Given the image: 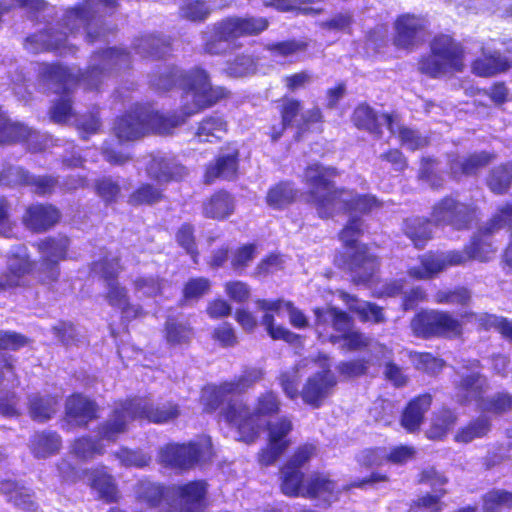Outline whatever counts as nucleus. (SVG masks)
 <instances>
[{"label": "nucleus", "instance_id": "nucleus-1", "mask_svg": "<svg viewBox=\"0 0 512 512\" xmlns=\"http://www.w3.org/2000/svg\"><path fill=\"white\" fill-rule=\"evenodd\" d=\"M130 63L131 57L128 51L122 48H109L93 53L86 72L80 75L74 74L61 65H42L40 75L43 80L56 85V93L63 92L50 109L52 121L59 124L67 123L72 117L71 100L67 92L76 82L82 81L87 88L97 89L106 77L113 72L128 68Z\"/></svg>", "mask_w": 512, "mask_h": 512}, {"label": "nucleus", "instance_id": "nucleus-2", "mask_svg": "<svg viewBox=\"0 0 512 512\" xmlns=\"http://www.w3.org/2000/svg\"><path fill=\"white\" fill-rule=\"evenodd\" d=\"M117 8L116 0H84L82 5L68 9L57 28L36 33L25 41V49L31 53L66 48L69 36L81 29L85 30L86 40L95 42L104 39V32L99 31V19L112 14Z\"/></svg>", "mask_w": 512, "mask_h": 512}, {"label": "nucleus", "instance_id": "nucleus-3", "mask_svg": "<svg viewBox=\"0 0 512 512\" xmlns=\"http://www.w3.org/2000/svg\"><path fill=\"white\" fill-rule=\"evenodd\" d=\"M512 229V205H505L490 219L472 238L470 245L462 251L445 253H428L420 258L417 266L408 270L409 276L425 280L436 276L449 266L461 265L469 260L487 261L496 248L490 241V236L500 229Z\"/></svg>", "mask_w": 512, "mask_h": 512}, {"label": "nucleus", "instance_id": "nucleus-4", "mask_svg": "<svg viewBox=\"0 0 512 512\" xmlns=\"http://www.w3.org/2000/svg\"><path fill=\"white\" fill-rule=\"evenodd\" d=\"M338 175L335 167L320 163H313L304 171L308 202L321 218H329L335 213L347 210L366 213L378 206L373 196H360L353 191L336 188L333 179Z\"/></svg>", "mask_w": 512, "mask_h": 512}, {"label": "nucleus", "instance_id": "nucleus-5", "mask_svg": "<svg viewBox=\"0 0 512 512\" xmlns=\"http://www.w3.org/2000/svg\"><path fill=\"white\" fill-rule=\"evenodd\" d=\"M150 84L161 91H167L176 85L185 90L181 115H176L184 121L228 95L225 88L212 86L208 73L201 68L184 73L176 67H164L159 73L151 76Z\"/></svg>", "mask_w": 512, "mask_h": 512}, {"label": "nucleus", "instance_id": "nucleus-6", "mask_svg": "<svg viewBox=\"0 0 512 512\" xmlns=\"http://www.w3.org/2000/svg\"><path fill=\"white\" fill-rule=\"evenodd\" d=\"M176 404L167 403L154 406L148 400L135 398L127 400L116 407L109 418L98 428L100 440L114 442L120 434L126 432L128 424L135 419H147L153 423H166L179 416Z\"/></svg>", "mask_w": 512, "mask_h": 512}, {"label": "nucleus", "instance_id": "nucleus-7", "mask_svg": "<svg viewBox=\"0 0 512 512\" xmlns=\"http://www.w3.org/2000/svg\"><path fill=\"white\" fill-rule=\"evenodd\" d=\"M184 123L176 114L164 116L148 105H135L129 112L119 117L113 126V132L119 141H134L148 132L168 134Z\"/></svg>", "mask_w": 512, "mask_h": 512}, {"label": "nucleus", "instance_id": "nucleus-8", "mask_svg": "<svg viewBox=\"0 0 512 512\" xmlns=\"http://www.w3.org/2000/svg\"><path fill=\"white\" fill-rule=\"evenodd\" d=\"M280 402L273 392H267L259 397L254 413H251L242 400L230 401L223 410L224 419L238 429L240 440L250 443L258 436L261 424L260 416L276 414L279 411Z\"/></svg>", "mask_w": 512, "mask_h": 512}, {"label": "nucleus", "instance_id": "nucleus-9", "mask_svg": "<svg viewBox=\"0 0 512 512\" xmlns=\"http://www.w3.org/2000/svg\"><path fill=\"white\" fill-rule=\"evenodd\" d=\"M362 232V222L358 218H351L340 233V239L350 249L348 266L353 281L357 284L368 283L375 275L379 263L377 258L368 252L365 245L357 243Z\"/></svg>", "mask_w": 512, "mask_h": 512}, {"label": "nucleus", "instance_id": "nucleus-10", "mask_svg": "<svg viewBox=\"0 0 512 512\" xmlns=\"http://www.w3.org/2000/svg\"><path fill=\"white\" fill-rule=\"evenodd\" d=\"M463 68V50L450 36L440 35L431 42V55L419 62V70L431 77H439Z\"/></svg>", "mask_w": 512, "mask_h": 512}, {"label": "nucleus", "instance_id": "nucleus-11", "mask_svg": "<svg viewBox=\"0 0 512 512\" xmlns=\"http://www.w3.org/2000/svg\"><path fill=\"white\" fill-rule=\"evenodd\" d=\"M258 309L265 312L262 317V325L265 326L268 334L275 340L294 342L298 336L282 326H274V316L270 312L280 315L282 310L287 311L292 326L302 329L308 326V319L304 313L296 308L292 302L284 300L269 301L260 299L256 301Z\"/></svg>", "mask_w": 512, "mask_h": 512}, {"label": "nucleus", "instance_id": "nucleus-12", "mask_svg": "<svg viewBox=\"0 0 512 512\" xmlns=\"http://www.w3.org/2000/svg\"><path fill=\"white\" fill-rule=\"evenodd\" d=\"M212 456V444L208 437H202L188 444H168L159 450V461L172 468L188 469L208 461Z\"/></svg>", "mask_w": 512, "mask_h": 512}, {"label": "nucleus", "instance_id": "nucleus-13", "mask_svg": "<svg viewBox=\"0 0 512 512\" xmlns=\"http://www.w3.org/2000/svg\"><path fill=\"white\" fill-rule=\"evenodd\" d=\"M264 377V371L260 368H248L243 374L229 382H224L219 386H209L203 390L202 402L209 411L216 410L220 405L230 401L239 400L235 396L245 392L254 384L261 381Z\"/></svg>", "mask_w": 512, "mask_h": 512}, {"label": "nucleus", "instance_id": "nucleus-14", "mask_svg": "<svg viewBox=\"0 0 512 512\" xmlns=\"http://www.w3.org/2000/svg\"><path fill=\"white\" fill-rule=\"evenodd\" d=\"M413 332L423 338L443 336L454 338L462 333L461 322L449 312L430 310L418 313L411 321Z\"/></svg>", "mask_w": 512, "mask_h": 512}, {"label": "nucleus", "instance_id": "nucleus-15", "mask_svg": "<svg viewBox=\"0 0 512 512\" xmlns=\"http://www.w3.org/2000/svg\"><path fill=\"white\" fill-rule=\"evenodd\" d=\"M93 271L99 274L107 284L106 300L111 306L117 307L127 316H136L138 308L129 304V297L125 287L121 286L116 278L120 265L116 256L106 257L93 265Z\"/></svg>", "mask_w": 512, "mask_h": 512}, {"label": "nucleus", "instance_id": "nucleus-16", "mask_svg": "<svg viewBox=\"0 0 512 512\" xmlns=\"http://www.w3.org/2000/svg\"><path fill=\"white\" fill-rule=\"evenodd\" d=\"M69 244L66 236L45 238L36 244L40 253L37 272L41 281L48 283L57 280L60 274L59 262L66 258Z\"/></svg>", "mask_w": 512, "mask_h": 512}, {"label": "nucleus", "instance_id": "nucleus-17", "mask_svg": "<svg viewBox=\"0 0 512 512\" xmlns=\"http://www.w3.org/2000/svg\"><path fill=\"white\" fill-rule=\"evenodd\" d=\"M436 224L449 225L456 230L468 229L475 218V208L453 197H444L432 209Z\"/></svg>", "mask_w": 512, "mask_h": 512}, {"label": "nucleus", "instance_id": "nucleus-18", "mask_svg": "<svg viewBox=\"0 0 512 512\" xmlns=\"http://www.w3.org/2000/svg\"><path fill=\"white\" fill-rule=\"evenodd\" d=\"M330 368V363L324 359L320 364L321 370L308 377L300 393L305 404L319 408L332 394L337 380Z\"/></svg>", "mask_w": 512, "mask_h": 512}, {"label": "nucleus", "instance_id": "nucleus-19", "mask_svg": "<svg viewBox=\"0 0 512 512\" xmlns=\"http://www.w3.org/2000/svg\"><path fill=\"white\" fill-rule=\"evenodd\" d=\"M202 50L209 55H222L231 48L236 40L227 19H223L207 27L201 33Z\"/></svg>", "mask_w": 512, "mask_h": 512}, {"label": "nucleus", "instance_id": "nucleus-20", "mask_svg": "<svg viewBox=\"0 0 512 512\" xmlns=\"http://www.w3.org/2000/svg\"><path fill=\"white\" fill-rule=\"evenodd\" d=\"M495 159L496 154L487 151L475 152L467 156L453 155L448 161L450 174L454 179L473 176Z\"/></svg>", "mask_w": 512, "mask_h": 512}, {"label": "nucleus", "instance_id": "nucleus-21", "mask_svg": "<svg viewBox=\"0 0 512 512\" xmlns=\"http://www.w3.org/2000/svg\"><path fill=\"white\" fill-rule=\"evenodd\" d=\"M147 174L158 183L180 180L187 175V169L173 158L154 155L146 167Z\"/></svg>", "mask_w": 512, "mask_h": 512}, {"label": "nucleus", "instance_id": "nucleus-22", "mask_svg": "<svg viewBox=\"0 0 512 512\" xmlns=\"http://www.w3.org/2000/svg\"><path fill=\"white\" fill-rule=\"evenodd\" d=\"M172 490L179 506V509L174 507L175 512H196L205 498L207 489L204 481H193L173 487Z\"/></svg>", "mask_w": 512, "mask_h": 512}, {"label": "nucleus", "instance_id": "nucleus-23", "mask_svg": "<svg viewBox=\"0 0 512 512\" xmlns=\"http://www.w3.org/2000/svg\"><path fill=\"white\" fill-rule=\"evenodd\" d=\"M353 122L360 128L380 136L381 127L387 126L391 133H395L394 117L389 114L377 115L368 105H359L353 113Z\"/></svg>", "mask_w": 512, "mask_h": 512}, {"label": "nucleus", "instance_id": "nucleus-24", "mask_svg": "<svg viewBox=\"0 0 512 512\" xmlns=\"http://www.w3.org/2000/svg\"><path fill=\"white\" fill-rule=\"evenodd\" d=\"M60 219L59 211L52 205L34 204L26 209L24 225L35 232H43L54 226Z\"/></svg>", "mask_w": 512, "mask_h": 512}, {"label": "nucleus", "instance_id": "nucleus-25", "mask_svg": "<svg viewBox=\"0 0 512 512\" xmlns=\"http://www.w3.org/2000/svg\"><path fill=\"white\" fill-rule=\"evenodd\" d=\"M424 26L425 21L420 17L410 14L400 16L395 23V44L401 48L415 45Z\"/></svg>", "mask_w": 512, "mask_h": 512}, {"label": "nucleus", "instance_id": "nucleus-26", "mask_svg": "<svg viewBox=\"0 0 512 512\" xmlns=\"http://www.w3.org/2000/svg\"><path fill=\"white\" fill-rule=\"evenodd\" d=\"M486 389V378L481 374L473 372L462 375L456 383V399L461 404L477 402L482 399Z\"/></svg>", "mask_w": 512, "mask_h": 512}, {"label": "nucleus", "instance_id": "nucleus-27", "mask_svg": "<svg viewBox=\"0 0 512 512\" xmlns=\"http://www.w3.org/2000/svg\"><path fill=\"white\" fill-rule=\"evenodd\" d=\"M303 497L330 504L337 499L335 483L322 474L311 475L306 481Z\"/></svg>", "mask_w": 512, "mask_h": 512}, {"label": "nucleus", "instance_id": "nucleus-28", "mask_svg": "<svg viewBox=\"0 0 512 512\" xmlns=\"http://www.w3.org/2000/svg\"><path fill=\"white\" fill-rule=\"evenodd\" d=\"M66 416L77 426H85L96 417V404L81 395H73L66 401Z\"/></svg>", "mask_w": 512, "mask_h": 512}, {"label": "nucleus", "instance_id": "nucleus-29", "mask_svg": "<svg viewBox=\"0 0 512 512\" xmlns=\"http://www.w3.org/2000/svg\"><path fill=\"white\" fill-rule=\"evenodd\" d=\"M511 63L512 59L502 57L496 51L488 53L483 49L482 56L473 62L472 70L478 76L488 77L506 71Z\"/></svg>", "mask_w": 512, "mask_h": 512}, {"label": "nucleus", "instance_id": "nucleus-30", "mask_svg": "<svg viewBox=\"0 0 512 512\" xmlns=\"http://www.w3.org/2000/svg\"><path fill=\"white\" fill-rule=\"evenodd\" d=\"M32 264L26 254L25 247H19L17 252L9 257L7 273L3 277L8 288L20 286L23 276L31 270Z\"/></svg>", "mask_w": 512, "mask_h": 512}, {"label": "nucleus", "instance_id": "nucleus-31", "mask_svg": "<svg viewBox=\"0 0 512 512\" xmlns=\"http://www.w3.org/2000/svg\"><path fill=\"white\" fill-rule=\"evenodd\" d=\"M194 336V330L187 321L174 317L167 318L164 325V338L170 347L188 345Z\"/></svg>", "mask_w": 512, "mask_h": 512}, {"label": "nucleus", "instance_id": "nucleus-32", "mask_svg": "<svg viewBox=\"0 0 512 512\" xmlns=\"http://www.w3.org/2000/svg\"><path fill=\"white\" fill-rule=\"evenodd\" d=\"M0 492L7 497L9 502L26 512H34L37 508L30 490L17 482L10 480L1 482Z\"/></svg>", "mask_w": 512, "mask_h": 512}, {"label": "nucleus", "instance_id": "nucleus-33", "mask_svg": "<svg viewBox=\"0 0 512 512\" xmlns=\"http://www.w3.org/2000/svg\"><path fill=\"white\" fill-rule=\"evenodd\" d=\"M430 406V395L425 394L412 400L403 412L401 420L402 426L409 432L417 430Z\"/></svg>", "mask_w": 512, "mask_h": 512}, {"label": "nucleus", "instance_id": "nucleus-34", "mask_svg": "<svg viewBox=\"0 0 512 512\" xmlns=\"http://www.w3.org/2000/svg\"><path fill=\"white\" fill-rule=\"evenodd\" d=\"M238 169V151L234 150L228 154L220 155L215 164L210 165L205 174L207 183L213 182L216 178L231 180Z\"/></svg>", "mask_w": 512, "mask_h": 512}, {"label": "nucleus", "instance_id": "nucleus-35", "mask_svg": "<svg viewBox=\"0 0 512 512\" xmlns=\"http://www.w3.org/2000/svg\"><path fill=\"white\" fill-rule=\"evenodd\" d=\"M317 330H320L322 325L330 324L333 329L343 335L351 331V318L343 311L336 308H329L326 310H315Z\"/></svg>", "mask_w": 512, "mask_h": 512}, {"label": "nucleus", "instance_id": "nucleus-36", "mask_svg": "<svg viewBox=\"0 0 512 512\" xmlns=\"http://www.w3.org/2000/svg\"><path fill=\"white\" fill-rule=\"evenodd\" d=\"M456 422L457 415L452 410L443 408L433 414L426 436L431 440H442Z\"/></svg>", "mask_w": 512, "mask_h": 512}, {"label": "nucleus", "instance_id": "nucleus-37", "mask_svg": "<svg viewBox=\"0 0 512 512\" xmlns=\"http://www.w3.org/2000/svg\"><path fill=\"white\" fill-rule=\"evenodd\" d=\"M234 211V200L227 192L214 194L203 206V213L208 218L224 219Z\"/></svg>", "mask_w": 512, "mask_h": 512}, {"label": "nucleus", "instance_id": "nucleus-38", "mask_svg": "<svg viewBox=\"0 0 512 512\" xmlns=\"http://www.w3.org/2000/svg\"><path fill=\"white\" fill-rule=\"evenodd\" d=\"M58 399L50 395H33L29 398V413L33 420L45 422L58 410Z\"/></svg>", "mask_w": 512, "mask_h": 512}, {"label": "nucleus", "instance_id": "nucleus-39", "mask_svg": "<svg viewBox=\"0 0 512 512\" xmlns=\"http://www.w3.org/2000/svg\"><path fill=\"white\" fill-rule=\"evenodd\" d=\"M230 28L233 32V35L236 39L243 36L256 35L266 30L268 27V21L266 18H240V17H230L226 18Z\"/></svg>", "mask_w": 512, "mask_h": 512}, {"label": "nucleus", "instance_id": "nucleus-40", "mask_svg": "<svg viewBox=\"0 0 512 512\" xmlns=\"http://www.w3.org/2000/svg\"><path fill=\"white\" fill-rule=\"evenodd\" d=\"M486 183L493 193H506L512 183V162L503 163L492 168L487 175Z\"/></svg>", "mask_w": 512, "mask_h": 512}, {"label": "nucleus", "instance_id": "nucleus-41", "mask_svg": "<svg viewBox=\"0 0 512 512\" xmlns=\"http://www.w3.org/2000/svg\"><path fill=\"white\" fill-rule=\"evenodd\" d=\"M227 132V124L220 116H210L205 118L200 124L195 134L200 142H213L220 140Z\"/></svg>", "mask_w": 512, "mask_h": 512}, {"label": "nucleus", "instance_id": "nucleus-42", "mask_svg": "<svg viewBox=\"0 0 512 512\" xmlns=\"http://www.w3.org/2000/svg\"><path fill=\"white\" fill-rule=\"evenodd\" d=\"M403 229L405 235L417 248L423 247L431 239L430 222L424 218L415 217L405 220Z\"/></svg>", "mask_w": 512, "mask_h": 512}, {"label": "nucleus", "instance_id": "nucleus-43", "mask_svg": "<svg viewBox=\"0 0 512 512\" xmlns=\"http://www.w3.org/2000/svg\"><path fill=\"white\" fill-rule=\"evenodd\" d=\"M169 47V42L161 37L148 34L137 38L134 42L136 53L142 57H161Z\"/></svg>", "mask_w": 512, "mask_h": 512}, {"label": "nucleus", "instance_id": "nucleus-44", "mask_svg": "<svg viewBox=\"0 0 512 512\" xmlns=\"http://www.w3.org/2000/svg\"><path fill=\"white\" fill-rule=\"evenodd\" d=\"M32 130L23 124L11 122L0 110V143H12L27 140Z\"/></svg>", "mask_w": 512, "mask_h": 512}, {"label": "nucleus", "instance_id": "nucleus-45", "mask_svg": "<svg viewBox=\"0 0 512 512\" xmlns=\"http://www.w3.org/2000/svg\"><path fill=\"white\" fill-rule=\"evenodd\" d=\"M306 483L301 470L284 465L281 469V490L287 496H303Z\"/></svg>", "mask_w": 512, "mask_h": 512}, {"label": "nucleus", "instance_id": "nucleus-46", "mask_svg": "<svg viewBox=\"0 0 512 512\" xmlns=\"http://www.w3.org/2000/svg\"><path fill=\"white\" fill-rule=\"evenodd\" d=\"M61 438L55 432L36 433L31 440V448L37 458H46L59 450Z\"/></svg>", "mask_w": 512, "mask_h": 512}, {"label": "nucleus", "instance_id": "nucleus-47", "mask_svg": "<svg viewBox=\"0 0 512 512\" xmlns=\"http://www.w3.org/2000/svg\"><path fill=\"white\" fill-rule=\"evenodd\" d=\"M91 486L98 491L100 497L106 502L118 500V491L114 479L103 470H95L90 474Z\"/></svg>", "mask_w": 512, "mask_h": 512}, {"label": "nucleus", "instance_id": "nucleus-48", "mask_svg": "<svg viewBox=\"0 0 512 512\" xmlns=\"http://www.w3.org/2000/svg\"><path fill=\"white\" fill-rule=\"evenodd\" d=\"M490 431V421L485 416H480L466 426L460 428L454 436L457 443L467 444L475 439L482 438Z\"/></svg>", "mask_w": 512, "mask_h": 512}, {"label": "nucleus", "instance_id": "nucleus-49", "mask_svg": "<svg viewBox=\"0 0 512 512\" xmlns=\"http://www.w3.org/2000/svg\"><path fill=\"white\" fill-rule=\"evenodd\" d=\"M295 196L296 190L290 182H280L269 189L266 201L270 207L281 209L292 203Z\"/></svg>", "mask_w": 512, "mask_h": 512}, {"label": "nucleus", "instance_id": "nucleus-50", "mask_svg": "<svg viewBox=\"0 0 512 512\" xmlns=\"http://www.w3.org/2000/svg\"><path fill=\"white\" fill-rule=\"evenodd\" d=\"M135 494L138 501L149 507H156L163 499L164 488L159 484L143 480L136 485Z\"/></svg>", "mask_w": 512, "mask_h": 512}, {"label": "nucleus", "instance_id": "nucleus-51", "mask_svg": "<svg viewBox=\"0 0 512 512\" xmlns=\"http://www.w3.org/2000/svg\"><path fill=\"white\" fill-rule=\"evenodd\" d=\"M256 71V62L251 55L239 54L228 60L225 72L228 76L240 78L253 74Z\"/></svg>", "mask_w": 512, "mask_h": 512}, {"label": "nucleus", "instance_id": "nucleus-52", "mask_svg": "<svg viewBox=\"0 0 512 512\" xmlns=\"http://www.w3.org/2000/svg\"><path fill=\"white\" fill-rule=\"evenodd\" d=\"M211 11V6L203 0H184L179 8L180 16L193 22L206 20Z\"/></svg>", "mask_w": 512, "mask_h": 512}, {"label": "nucleus", "instance_id": "nucleus-53", "mask_svg": "<svg viewBox=\"0 0 512 512\" xmlns=\"http://www.w3.org/2000/svg\"><path fill=\"white\" fill-rule=\"evenodd\" d=\"M483 508L487 512H502L512 508V493L505 490H492L483 499Z\"/></svg>", "mask_w": 512, "mask_h": 512}, {"label": "nucleus", "instance_id": "nucleus-54", "mask_svg": "<svg viewBox=\"0 0 512 512\" xmlns=\"http://www.w3.org/2000/svg\"><path fill=\"white\" fill-rule=\"evenodd\" d=\"M210 281L204 277H197L189 279L183 288V300L181 305L184 306L188 302L197 301L210 290Z\"/></svg>", "mask_w": 512, "mask_h": 512}, {"label": "nucleus", "instance_id": "nucleus-55", "mask_svg": "<svg viewBox=\"0 0 512 512\" xmlns=\"http://www.w3.org/2000/svg\"><path fill=\"white\" fill-rule=\"evenodd\" d=\"M446 494V490H435V494H425L413 501L411 509L415 512H441L444 503L441 498Z\"/></svg>", "mask_w": 512, "mask_h": 512}, {"label": "nucleus", "instance_id": "nucleus-56", "mask_svg": "<svg viewBox=\"0 0 512 512\" xmlns=\"http://www.w3.org/2000/svg\"><path fill=\"white\" fill-rule=\"evenodd\" d=\"M311 361L302 360L300 361L293 369L283 372L280 377V385L284 391V393L291 399H295L298 392V371L300 369L306 368L310 364Z\"/></svg>", "mask_w": 512, "mask_h": 512}, {"label": "nucleus", "instance_id": "nucleus-57", "mask_svg": "<svg viewBox=\"0 0 512 512\" xmlns=\"http://www.w3.org/2000/svg\"><path fill=\"white\" fill-rule=\"evenodd\" d=\"M281 107L282 123L278 128L273 127L271 135L273 141H276L281 137L286 126L293 122V120L298 116L301 108L300 102L293 99L284 100Z\"/></svg>", "mask_w": 512, "mask_h": 512}, {"label": "nucleus", "instance_id": "nucleus-58", "mask_svg": "<svg viewBox=\"0 0 512 512\" xmlns=\"http://www.w3.org/2000/svg\"><path fill=\"white\" fill-rule=\"evenodd\" d=\"M434 300L439 304L465 306L471 300V293L464 287H458L454 290H439L434 295Z\"/></svg>", "mask_w": 512, "mask_h": 512}, {"label": "nucleus", "instance_id": "nucleus-59", "mask_svg": "<svg viewBox=\"0 0 512 512\" xmlns=\"http://www.w3.org/2000/svg\"><path fill=\"white\" fill-rule=\"evenodd\" d=\"M348 301L350 309L357 312L364 320H373L376 323H381L385 320L382 308L368 302L359 301L354 297H350Z\"/></svg>", "mask_w": 512, "mask_h": 512}, {"label": "nucleus", "instance_id": "nucleus-60", "mask_svg": "<svg viewBox=\"0 0 512 512\" xmlns=\"http://www.w3.org/2000/svg\"><path fill=\"white\" fill-rule=\"evenodd\" d=\"M114 456L120 461L125 467H137L142 468L147 466L151 457L140 450H129L127 448H121L114 453Z\"/></svg>", "mask_w": 512, "mask_h": 512}, {"label": "nucleus", "instance_id": "nucleus-61", "mask_svg": "<svg viewBox=\"0 0 512 512\" xmlns=\"http://www.w3.org/2000/svg\"><path fill=\"white\" fill-rule=\"evenodd\" d=\"M162 193L151 184H143L135 190L129 197V203L132 205L153 204L160 201Z\"/></svg>", "mask_w": 512, "mask_h": 512}, {"label": "nucleus", "instance_id": "nucleus-62", "mask_svg": "<svg viewBox=\"0 0 512 512\" xmlns=\"http://www.w3.org/2000/svg\"><path fill=\"white\" fill-rule=\"evenodd\" d=\"M163 286L164 281L152 276L138 277L134 281L135 293L145 297H155L161 294Z\"/></svg>", "mask_w": 512, "mask_h": 512}, {"label": "nucleus", "instance_id": "nucleus-63", "mask_svg": "<svg viewBox=\"0 0 512 512\" xmlns=\"http://www.w3.org/2000/svg\"><path fill=\"white\" fill-rule=\"evenodd\" d=\"M72 452L81 459H87L95 454H103L104 448L99 442L88 437H82L75 440L72 445Z\"/></svg>", "mask_w": 512, "mask_h": 512}, {"label": "nucleus", "instance_id": "nucleus-64", "mask_svg": "<svg viewBox=\"0 0 512 512\" xmlns=\"http://www.w3.org/2000/svg\"><path fill=\"white\" fill-rule=\"evenodd\" d=\"M256 247L246 244L237 248L231 256V266L236 272H242L254 260Z\"/></svg>", "mask_w": 512, "mask_h": 512}]
</instances>
